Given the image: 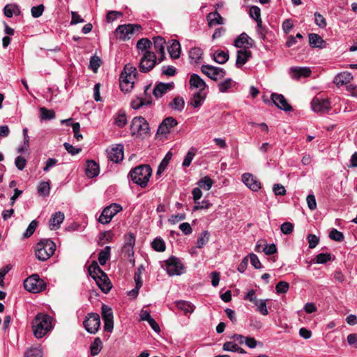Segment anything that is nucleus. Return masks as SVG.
<instances>
[{
  "mask_svg": "<svg viewBox=\"0 0 357 357\" xmlns=\"http://www.w3.org/2000/svg\"><path fill=\"white\" fill-rule=\"evenodd\" d=\"M53 319L45 313H38L32 321L31 326L34 336L40 339L53 328Z\"/></svg>",
  "mask_w": 357,
  "mask_h": 357,
  "instance_id": "nucleus-1",
  "label": "nucleus"
},
{
  "mask_svg": "<svg viewBox=\"0 0 357 357\" xmlns=\"http://www.w3.org/2000/svg\"><path fill=\"white\" fill-rule=\"evenodd\" d=\"M152 174V169L149 165H141L131 169L129 176L131 180L141 188L147 186Z\"/></svg>",
  "mask_w": 357,
  "mask_h": 357,
  "instance_id": "nucleus-2",
  "label": "nucleus"
},
{
  "mask_svg": "<svg viewBox=\"0 0 357 357\" xmlns=\"http://www.w3.org/2000/svg\"><path fill=\"white\" fill-rule=\"evenodd\" d=\"M56 250V244L50 239H43L38 243L35 255L40 261H46L52 256Z\"/></svg>",
  "mask_w": 357,
  "mask_h": 357,
  "instance_id": "nucleus-3",
  "label": "nucleus"
},
{
  "mask_svg": "<svg viewBox=\"0 0 357 357\" xmlns=\"http://www.w3.org/2000/svg\"><path fill=\"white\" fill-rule=\"evenodd\" d=\"M132 135L145 137L149 135V126L147 121L142 116L135 117L130 125Z\"/></svg>",
  "mask_w": 357,
  "mask_h": 357,
  "instance_id": "nucleus-4",
  "label": "nucleus"
},
{
  "mask_svg": "<svg viewBox=\"0 0 357 357\" xmlns=\"http://www.w3.org/2000/svg\"><path fill=\"white\" fill-rule=\"evenodd\" d=\"M162 267L170 276L180 275L184 272V266L181 261L175 257H172L163 261Z\"/></svg>",
  "mask_w": 357,
  "mask_h": 357,
  "instance_id": "nucleus-5",
  "label": "nucleus"
},
{
  "mask_svg": "<svg viewBox=\"0 0 357 357\" xmlns=\"http://www.w3.org/2000/svg\"><path fill=\"white\" fill-rule=\"evenodd\" d=\"M24 288L33 293H38L45 289V283L41 280L38 275L33 274L24 281Z\"/></svg>",
  "mask_w": 357,
  "mask_h": 357,
  "instance_id": "nucleus-6",
  "label": "nucleus"
},
{
  "mask_svg": "<svg viewBox=\"0 0 357 357\" xmlns=\"http://www.w3.org/2000/svg\"><path fill=\"white\" fill-rule=\"evenodd\" d=\"M141 26L137 24H123L119 25L115 30L116 37L121 40L130 39L135 31H139Z\"/></svg>",
  "mask_w": 357,
  "mask_h": 357,
  "instance_id": "nucleus-7",
  "label": "nucleus"
},
{
  "mask_svg": "<svg viewBox=\"0 0 357 357\" xmlns=\"http://www.w3.org/2000/svg\"><path fill=\"white\" fill-rule=\"evenodd\" d=\"M121 211H122V206L121 205L115 203L112 204L103 209L98 221L102 225L108 224L111 222L113 217Z\"/></svg>",
  "mask_w": 357,
  "mask_h": 357,
  "instance_id": "nucleus-8",
  "label": "nucleus"
},
{
  "mask_svg": "<svg viewBox=\"0 0 357 357\" xmlns=\"http://www.w3.org/2000/svg\"><path fill=\"white\" fill-rule=\"evenodd\" d=\"M156 63L157 61L155 53L151 51H146L140 59L139 70L142 73H147L152 70Z\"/></svg>",
  "mask_w": 357,
  "mask_h": 357,
  "instance_id": "nucleus-9",
  "label": "nucleus"
},
{
  "mask_svg": "<svg viewBox=\"0 0 357 357\" xmlns=\"http://www.w3.org/2000/svg\"><path fill=\"white\" fill-rule=\"evenodd\" d=\"M201 70L207 77L215 81L223 78L226 75V72L223 68L208 64L202 65Z\"/></svg>",
  "mask_w": 357,
  "mask_h": 357,
  "instance_id": "nucleus-10",
  "label": "nucleus"
},
{
  "mask_svg": "<svg viewBox=\"0 0 357 357\" xmlns=\"http://www.w3.org/2000/svg\"><path fill=\"white\" fill-rule=\"evenodd\" d=\"M83 324L88 333L91 334L96 333L100 325L99 314L97 313L89 314Z\"/></svg>",
  "mask_w": 357,
  "mask_h": 357,
  "instance_id": "nucleus-11",
  "label": "nucleus"
},
{
  "mask_svg": "<svg viewBox=\"0 0 357 357\" xmlns=\"http://www.w3.org/2000/svg\"><path fill=\"white\" fill-rule=\"evenodd\" d=\"M312 109L315 112H327L331 109V102L328 98L315 97L311 102Z\"/></svg>",
  "mask_w": 357,
  "mask_h": 357,
  "instance_id": "nucleus-12",
  "label": "nucleus"
},
{
  "mask_svg": "<svg viewBox=\"0 0 357 357\" xmlns=\"http://www.w3.org/2000/svg\"><path fill=\"white\" fill-rule=\"evenodd\" d=\"M102 317L104 321L105 331L111 332L114 327V317L112 308L106 305H102Z\"/></svg>",
  "mask_w": 357,
  "mask_h": 357,
  "instance_id": "nucleus-13",
  "label": "nucleus"
},
{
  "mask_svg": "<svg viewBox=\"0 0 357 357\" xmlns=\"http://www.w3.org/2000/svg\"><path fill=\"white\" fill-rule=\"evenodd\" d=\"M124 245L122 248L123 253L130 258L134 255V246L135 245V236L133 233L125 235Z\"/></svg>",
  "mask_w": 357,
  "mask_h": 357,
  "instance_id": "nucleus-14",
  "label": "nucleus"
},
{
  "mask_svg": "<svg viewBox=\"0 0 357 357\" xmlns=\"http://www.w3.org/2000/svg\"><path fill=\"white\" fill-rule=\"evenodd\" d=\"M178 125V121L173 117L165 119L160 124L158 128V134L166 135L169 134L172 129Z\"/></svg>",
  "mask_w": 357,
  "mask_h": 357,
  "instance_id": "nucleus-15",
  "label": "nucleus"
},
{
  "mask_svg": "<svg viewBox=\"0 0 357 357\" xmlns=\"http://www.w3.org/2000/svg\"><path fill=\"white\" fill-rule=\"evenodd\" d=\"M242 181L248 188L254 192H257L261 188V183L252 174H243L242 175Z\"/></svg>",
  "mask_w": 357,
  "mask_h": 357,
  "instance_id": "nucleus-16",
  "label": "nucleus"
},
{
  "mask_svg": "<svg viewBox=\"0 0 357 357\" xmlns=\"http://www.w3.org/2000/svg\"><path fill=\"white\" fill-rule=\"evenodd\" d=\"M255 41L247 33H242L234 40V45L238 48H249L255 46Z\"/></svg>",
  "mask_w": 357,
  "mask_h": 357,
  "instance_id": "nucleus-17",
  "label": "nucleus"
},
{
  "mask_svg": "<svg viewBox=\"0 0 357 357\" xmlns=\"http://www.w3.org/2000/svg\"><path fill=\"white\" fill-rule=\"evenodd\" d=\"M107 152L108 159L114 162L117 163L123 159V147L121 144L108 149Z\"/></svg>",
  "mask_w": 357,
  "mask_h": 357,
  "instance_id": "nucleus-18",
  "label": "nucleus"
},
{
  "mask_svg": "<svg viewBox=\"0 0 357 357\" xmlns=\"http://www.w3.org/2000/svg\"><path fill=\"white\" fill-rule=\"evenodd\" d=\"M271 100L276 107L285 112H289L292 109L291 106L288 103L287 99L282 94L273 93L271 95Z\"/></svg>",
  "mask_w": 357,
  "mask_h": 357,
  "instance_id": "nucleus-19",
  "label": "nucleus"
},
{
  "mask_svg": "<svg viewBox=\"0 0 357 357\" xmlns=\"http://www.w3.org/2000/svg\"><path fill=\"white\" fill-rule=\"evenodd\" d=\"M174 87V84L173 82L170 83H163L160 82L155 85L153 89V94L156 98H161L165 94H166L168 91L172 90Z\"/></svg>",
  "mask_w": 357,
  "mask_h": 357,
  "instance_id": "nucleus-20",
  "label": "nucleus"
},
{
  "mask_svg": "<svg viewBox=\"0 0 357 357\" xmlns=\"http://www.w3.org/2000/svg\"><path fill=\"white\" fill-rule=\"evenodd\" d=\"M311 70L307 67H291L289 69V75L291 78L299 79L302 77H308L311 75Z\"/></svg>",
  "mask_w": 357,
  "mask_h": 357,
  "instance_id": "nucleus-21",
  "label": "nucleus"
},
{
  "mask_svg": "<svg viewBox=\"0 0 357 357\" xmlns=\"http://www.w3.org/2000/svg\"><path fill=\"white\" fill-rule=\"evenodd\" d=\"M64 213L61 211L53 213L49 220V228L51 230H56L60 228L61 224L64 220Z\"/></svg>",
  "mask_w": 357,
  "mask_h": 357,
  "instance_id": "nucleus-22",
  "label": "nucleus"
},
{
  "mask_svg": "<svg viewBox=\"0 0 357 357\" xmlns=\"http://www.w3.org/2000/svg\"><path fill=\"white\" fill-rule=\"evenodd\" d=\"M189 84L190 88L197 89L199 91H202L206 89V84L204 80L197 74L193 73L190 75Z\"/></svg>",
  "mask_w": 357,
  "mask_h": 357,
  "instance_id": "nucleus-23",
  "label": "nucleus"
},
{
  "mask_svg": "<svg viewBox=\"0 0 357 357\" xmlns=\"http://www.w3.org/2000/svg\"><path fill=\"white\" fill-rule=\"evenodd\" d=\"M95 281L97 285L101 289V291L104 293L109 292L112 289V285L105 273H104L99 278L96 279Z\"/></svg>",
  "mask_w": 357,
  "mask_h": 357,
  "instance_id": "nucleus-24",
  "label": "nucleus"
},
{
  "mask_svg": "<svg viewBox=\"0 0 357 357\" xmlns=\"http://www.w3.org/2000/svg\"><path fill=\"white\" fill-rule=\"evenodd\" d=\"M353 79V76L349 72L345 71L338 73L333 79V83L340 86L349 83Z\"/></svg>",
  "mask_w": 357,
  "mask_h": 357,
  "instance_id": "nucleus-25",
  "label": "nucleus"
},
{
  "mask_svg": "<svg viewBox=\"0 0 357 357\" xmlns=\"http://www.w3.org/2000/svg\"><path fill=\"white\" fill-rule=\"evenodd\" d=\"M252 56V52L250 50L243 49L237 51L236 66L237 68H241Z\"/></svg>",
  "mask_w": 357,
  "mask_h": 357,
  "instance_id": "nucleus-26",
  "label": "nucleus"
},
{
  "mask_svg": "<svg viewBox=\"0 0 357 357\" xmlns=\"http://www.w3.org/2000/svg\"><path fill=\"white\" fill-rule=\"evenodd\" d=\"M152 102V98L149 96V97H139L136 96L131 100L130 106L134 109H138L144 105H151Z\"/></svg>",
  "mask_w": 357,
  "mask_h": 357,
  "instance_id": "nucleus-27",
  "label": "nucleus"
},
{
  "mask_svg": "<svg viewBox=\"0 0 357 357\" xmlns=\"http://www.w3.org/2000/svg\"><path fill=\"white\" fill-rule=\"evenodd\" d=\"M165 40L160 36L153 38V46L155 52L161 56L159 62H161L165 57Z\"/></svg>",
  "mask_w": 357,
  "mask_h": 357,
  "instance_id": "nucleus-28",
  "label": "nucleus"
},
{
  "mask_svg": "<svg viewBox=\"0 0 357 357\" xmlns=\"http://www.w3.org/2000/svg\"><path fill=\"white\" fill-rule=\"evenodd\" d=\"M206 95L201 91L196 92L190 98L189 104L193 108L200 107L204 100Z\"/></svg>",
  "mask_w": 357,
  "mask_h": 357,
  "instance_id": "nucleus-29",
  "label": "nucleus"
},
{
  "mask_svg": "<svg viewBox=\"0 0 357 357\" xmlns=\"http://www.w3.org/2000/svg\"><path fill=\"white\" fill-rule=\"evenodd\" d=\"M99 166L93 160H88L86 168V174L89 178H94L99 174Z\"/></svg>",
  "mask_w": 357,
  "mask_h": 357,
  "instance_id": "nucleus-30",
  "label": "nucleus"
},
{
  "mask_svg": "<svg viewBox=\"0 0 357 357\" xmlns=\"http://www.w3.org/2000/svg\"><path fill=\"white\" fill-rule=\"evenodd\" d=\"M206 19L208 20V24L211 27L223 24V19L217 11L208 13L206 16Z\"/></svg>",
  "mask_w": 357,
  "mask_h": 357,
  "instance_id": "nucleus-31",
  "label": "nucleus"
},
{
  "mask_svg": "<svg viewBox=\"0 0 357 357\" xmlns=\"http://www.w3.org/2000/svg\"><path fill=\"white\" fill-rule=\"evenodd\" d=\"M309 43L311 47L314 48H323L324 47V44L326 42L322 39V38L317 34V33H310L309 36Z\"/></svg>",
  "mask_w": 357,
  "mask_h": 357,
  "instance_id": "nucleus-32",
  "label": "nucleus"
},
{
  "mask_svg": "<svg viewBox=\"0 0 357 357\" xmlns=\"http://www.w3.org/2000/svg\"><path fill=\"white\" fill-rule=\"evenodd\" d=\"M177 308L184 312V314L187 313H192L195 310V305L189 301H176L175 302Z\"/></svg>",
  "mask_w": 357,
  "mask_h": 357,
  "instance_id": "nucleus-33",
  "label": "nucleus"
},
{
  "mask_svg": "<svg viewBox=\"0 0 357 357\" xmlns=\"http://www.w3.org/2000/svg\"><path fill=\"white\" fill-rule=\"evenodd\" d=\"M3 13L7 17L10 18L14 15H20L21 12L18 5L15 3H8L5 6Z\"/></svg>",
  "mask_w": 357,
  "mask_h": 357,
  "instance_id": "nucleus-34",
  "label": "nucleus"
},
{
  "mask_svg": "<svg viewBox=\"0 0 357 357\" xmlns=\"http://www.w3.org/2000/svg\"><path fill=\"white\" fill-rule=\"evenodd\" d=\"M168 52L173 59H178L181 54V45L177 40H173L168 46Z\"/></svg>",
  "mask_w": 357,
  "mask_h": 357,
  "instance_id": "nucleus-35",
  "label": "nucleus"
},
{
  "mask_svg": "<svg viewBox=\"0 0 357 357\" xmlns=\"http://www.w3.org/2000/svg\"><path fill=\"white\" fill-rule=\"evenodd\" d=\"M229 58L228 51L217 50L213 54V60L220 64L225 63Z\"/></svg>",
  "mask_w": 357,
  "mask_h": 357,
  "instance_id": "nucleus-36",
  "label": "nucleus"
},
{
  "mask_svg": "<svg viewBox=\"0 0 357 357\" xmlns=\"http://www.w3.org/2000/svg\"><path fill=\"white\" fill-rule=\"evenodd\" d=\"M114 124L119 128H123L128 123L125 112L119 111L114 117Z\"/></svg>",
  "mask_w": 357,
  "mask_h": 357,
  "instance_id": "nucleus-37",
  "label": "nucleus"
},
{
  "mask_svg": "<svg viewBox=\"0 0 357 357\" xmlns=\"http://www.w3.org/2000/svg\"><path fill=\"white\" fill-rule=\"evenodd\" d=\"M88 271L91 277L95 280L99 278L104 272L99 267L96 262H93L88 268Z\"/></svg>",
  "mask_w": 357,
  "mask_h": 357,
  "instance_id": "nucleus-38",
  "label": "nucleus"
},
{
  "mask_svg": "<svg viewBox=\"0 0 357 357\" xmlns=\"http://www.w3.org/2000/svg\"><path fill=\"white\" fill-rule=\"evenodd\" d=\"M203 51L199 47H193L189 52V58L191 62L197 63L201 59Z\"/></svg>",
  "mask_w": 357,
  "mask_h": 357,
  "instance_id": "nucleus-39",
  "label": "nucleus"
},
{
  "mask_svg": "<svg viewBox=\"0 0 357 357\" xmlns=\"http://www.w3.org/2000/svg\"><path fill=\"white\" fill-rule=\"evenodd\" d=\"M102 349V343L100 337L95 338L94 341L91 344L90 350L92 356L98 355Z\"/></svg>",
  "mask_w": 357,
  "mask_h": 357,
  "instance_id": "nucleus-40",
  "label": "nucleus"
},
{
  "mask_svg": "<svg viewBox=\"0 0 357 357\" xmlns=\"http://www.w3.org/2000/svg\"><path fill=\"white\" fill-rule=\"evenodd\" d=\"M110 256V247L106 246L101 250L98 254V261L100 265L103 266L106 264Z\"/></svg>",
  "mask_w": 357,
  "mask_h": 357,
  "instance_id": "nucleus-41",
  "label": "nucleus"
},
{
  "mask_svg": "<svg viewBox=\"0 0 357 357\" xmlns=\"http://www.w3.org/2000/svg\"><path fill=\"white\" fill-rule=\"evenodd\" d=\"M172 158V153L171 152H168L165 155V158H163V160L161 161V162L160 163V165L158 166V170L156 172L157 175H160L165 170V169L167 168Z\"/></svg>",
  "mask_w": 357,
  "mask_h": 357,
  "instance_id": "nucleus-42",
  "label": "nucleus"
},
{
  "mask_svg": "<svg viewBox=\"0 0 357 357\" xmlns=\"http://www.w3.org/2000/svg\"><path fill=\"white\" fill-rule=\"evenodd\" d=\"M185 105V101L183 98L178 96L173 99L169 106L174 110L181 112Z\"/></svg>",
  "mask_w": 357,
  "mask_h": 357,
  "instance_id": "nucleus-43",
  "label": "nucleus"
},
{
  "mask_svg": "<svg viewBox=\"0 0 357 357\" xmlns=\"http://www.w3.org/2000/svg\"><path fill=\"white\" fill-rule=\"evenodd\" d=\"M210 234L208 231H202L197 241V247L203 248L209 241Z\"/></svg>",
  "mask_w": 357,
  "mask_h": 357,
  "instance_id": "nucleus-44",
  "label": "nucleus"
},
{
  "mask_svg": "<svg viewBox=\"0 0 357 357\" xmlns=\"http://www.w3.org/2000/svg\"><path fill=\"white\" fill-rule=\"evenodd\" d=\"M50 185L48 182L43 181L38 186V193L42 197H47L50 194Z\"/></svg>",
  "mask_w": 357,
  "mask_h": 357,
  "instance_id": "nucleus-45",
  "label": "nucleus"
},
{
  "mask_svg": "<svg viewBox=\"0 0 357 357\" xmlns=\"http://www.w3.org/2000/svg\"><path fill=\"white\" fill-rule=\"evenodd\" d=\"M40 117L43 120H51L55 118V112L53 109L41 107L40 108Z\"/></svg>",
  "mask_w": 357,
  "mask_h": 357,
  "instance_id": "nucleus-46",
  "label": "nucleus"
},
{
  "mask_svg": "<svg viewBox=\"0 0 357 357\" xmlns=\"http://www.w3.org/2000/svg\"><path fill=\"white\" fill-rule=\"evenodd\" d=\"M268 299H261L255 304L257 306V310L262 315L266 316L268 314L266 303Z\"/></svg>",
  "mask_w": 357,
  "mask_h": 357,
  "instance_id": "nucleus-47",
  "label": "nucleus"
},
{
  "mask_svg": "<svg viewBox=\"0 0 357 357\" xmlns=\"http://www.w3.org/2000/svg\"><path fill=\"white\" fill-rule=\"evenodd\" d=\"M196 152H197V150L194 147H191L189 149L188 152L187 153V154L183 161V163H182L183 167H188L190 165L192 160H193V158L196 154Z\"/></svg>",
  "mask_w": 357,
  "mask_h": 357,
  "instance_id": "nucleus-48",
  "label": "nucleus"
},
{
  "mask_svg": "<svg viewBox=\"0 0 357 357\" xmlns=\"http://www.w3.org/2000/svg\"><path fill=\"white\" fill-rule=\"evenodd\" d=\"M213 184V180L209 176H204L198 182L199 188L209 190Z\"/></svg>",
  "mask_w": 357,
  "mask_h": 357,
  "instance_id": "nucleus-49",
  "label": "nucleus"
},
{
  "mask_svg": "<svg viewBox=\"0 0 357 357\" xmlns=\"http://www.w3.org/2000/svg\"><path fill=\"white\" fill-rule=\"evenodd\" d=\"M151 45V41L148 38H142L137 43V48L144 52L149 51Z\"/></svg>",
  "mask_w": 357,
  "mask_h": 357,
  "instance_id": "nucleus-50",
  "label": "nucleus"
},
{
  "mask_svg": "<svg viewBox=\"0 0 357 357\" xmlns=\"http://www.w3.org/2000/svg\"><path fill=\"white\" fill-rule=\"evenodd\" d=\"M233 81L231 78H227L218 84L219 91L221 93L227 92L232 86Z\"/></svg>",
  "mask_w": 357,
  "mask_h": 357,
  "instance_id": "nucleus-51",
  "label": "nucleus"
},
{
  "mask_svg": "<svg viewBox=\"0 0 357 357\" xmlns=\"http://www.w3.org/2000/svg\"><path fill=\"white\" fill-rule=\"evenodd\" d=\"M152 248L158 252H163L165 250V241L160 238H156L152 242Z\"/></svg>",
  "mask_w": 357,
  "mask_h": 357,
  "instance_id": "nucleus-52",
  "label": "nucleus"
},
{
  "mask_svg": "<svg viewBox=\"0 0 357 357\" xmlns=\"http://www.w3.org/2000/svg\"><path fill=\"white\" fill-rule=\"evenodd\" d=\"M257 33L259 36V38L262 40H265L266 35L268 34V30L265 26H262V21L258 22L257 23Z\"/></svg>",
  "mask_w": 357,
  "mask_h": 357,
  "instance_id": "nucleus-53",
  "label": "nucleus"
},
{
  "mask_svg": "<svg viewBox=\"0 0 357 357\" xmlns=\"http://www.w3.org/2000/svg\"><path fill=\"white\" fill-rule=\"evenodd\" d=\"M250 16L254 19L257 23L258 22H261V10L260 8L257 6H253L250 9Z\"/></svg>",
  "mask_w": 357,
  "mask_h": 357,
  "instance_id": "nucleus-54",
  "label": "nucleus"
},
{
  "mask_svg": "<svg viewBox=\"0 0 357 357\" xmlns=\"http://www.w3.org/2000/svg\"><path fill=\"white\" fill-rule=\"evenodd\" d=\"M134 84L135 83L131 82L130 81L120 79V88L122 91L126 93L130 92L133 89Z\"/></svg>",
  "mask_w": 357,
  "mask_h": 357,
  "instance_id": "nucleus-55",
  "label": "nucleus"
},
{
  "mask_svg": "<svg viewBox=\"0 0 357 357\" xmlns=\"http://www.w3.org/2000/svg\"><path fill=\"white\" fill-rule=\"evenodd\" d=\"M246 257H248V259L250 260V263L253 267L256 269H260L262 268L261 264L258 258V257L253 253H250Z\"/></svg>",
  "mask_w": 357,
  "mask_h": 357,
  "instance_id": "nucleus-56",
  "label": "nucleus"
},
{
  "mask_svg": "<svg viewBox=\"0 0 357 357\" xmlns=\"http://www.w3.org/2000/svg\"><path fill=\"white\" fill-rule=\"evenodd\" d=\"M38 225V222L36 220H32L29 225L26 231L24 233L23 236L24 238L30 237L33 232L35 231Z\"/></svg>",
  "mask_w": 357,
  "mask_h": 357,
  "instance_id": "nucleus-57",
  "label": "nucleus"
},
{
  "mask_svg": "<svg viewBox=\"0 0 357 357\" xmlns=\"http://www.w3.org/2000/svg\"><path fill=\"white\" fill-rule=\"evenodd\" d=\"M329 237L331 239H333V240H334L335 241H338V242H341L344 239L343 234L341 231L337 230L336 229H333L330 231Z\"/></svg>",
  "mask_w": 357,
  "mask_h": 357,
  "instance_id": "nucleus-58",
  "label": "nucleus"
},
{
  "mask_svg": "<svg viewBox=\"0 0 357 357\" xmlns=\"http://www.w3.org/2000/svg\"><path fill=\"white\" fill-rule=\"evenodd\" d=\"M314 22L320 28H325L327 25L326 19L322 15L317 12L314 13Z\"/></svg>",
  "mask_w": 357,
  "mask_h": 357,
  "instance_id": "nucleus-59",
  "label": "nucleus"
},
{
  "mask_svg": "<svg viewBox=\"0 0 357 357\" xmlns=\"http://www.w3.org/2000/svg\"><path fill=\"white\" fill-rule=\"evenodd\" d=\"M289 288V284L287 282L280 281L279 282L276 286L275 289L276 291L279 294H284L288 291Z\"/></svg>",
  "mask_w": 357,
  "mask_h": 357,
  "instance_id": "nucleus-60",
  "label": "nucleus"
},
{
  "mask_svg": "<svg viewBox=\"0 0 357 357\" xmlns=\"http://www.w3.org/2000/svg\"><path fill=\"white\" fill-rule=\"evenodd\" d=\"M101 65V59L97 56H93L90 59V68L93 72H96Z\"/></svg>",
  "mask_w": 357,
  "mask_h": 357,
  "instance_id": "nucleus-61",
  "label": "nucleus"
},
{
  "mask_svg": "<svg viewBox=\"0 0 357 357\" xmlns=\"http://www.w3.org/2000/svg\"><path fill=\"white\" fill-rule=\"evenodd\" d=\"M331 259L330 253H320L316 257V262L317 264H325Z\"/></svg>",
  "mask_w": 357,
  "mask_h": 357,
  "instance_id": "nucleus-62",
  "label": "nucleus"
},
{
  "mask_svg": "<svg viewBox=\"0 0 357 357\" xmlns=\"http://www.w3.org/2000/svg\"><path fill=\"white\" fill-rule=\"evenodd\" d=\"M44 8H45L43 4H40L38 6L32 7L31 10L32 17L34 18H38L40 17L43 15Z\"/></svg>",
  "mask_w": 357,
  "mask_h": 357,
  "instance_id": "nucleus-63",
  "label": "nucleus"
},
{
  "mask_svg": "<svg viewBox=\"0 0 357 357\" xmlns=\"http://www.w3.org/2000/svg\"><path fill=\"white\" fill-rule=\"evenodd\" d=\"M24 357H43V351L38 348L30 349L26 352Z\"/></svg>",
  "mask_w": 357,
  "mask_h": 357,
  "instance_id": "nucleus-64",
  "label": "nucleus"
}]
</instances>
